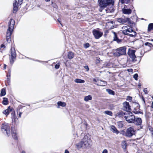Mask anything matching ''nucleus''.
Wrapping results in <instances>:
<instances>
[{"instance_id": "obj_2", "label": "nucleus", "mask_w": 153, "mask_h": 153, "mask_svg": "<svg viewBox=\"0 0 153 153\" xmlns=\"http://www.w3.org/2000/svg\"><path fill=\"white\" fill-rule=\"evenodd\" d=\"M15 24V21L12 19H10L6 36L7 41L8 43H10V36L12 33V31L13 29Z\"/></svg>"}, {"instance_id": "obj_63", "label": "nucleus", "mask_w": 153, "mask_h": 153, "mask_svg": "<svg viewBox=\"0 0 153 153\" xmlns=\"http://www.w3.org/2000/svg\"><path fill=\"white\" fill-rule=\"evenodd\" d=\"M98 62H99V60H98Z\"/></svg>"}, {"instance_id": "obj_23", "label": "nucleus", "mask_w": 153, "mask_h": 153, "mask_svg": "<svg viewBox=\"0 0 153 153\" xmlns=\"http://www.w3.org/2000/svg\"><path fill=\"white\" fill-rule=\"evenodd\" d=\"M125 114H126V112L124 113L123 112L121 111L119 112V113H118L117 114V116L119 117H125Z\"/></svg>"}, {"instance_id": "obj_24", "label": "nucleus", "mask_w": 153, "mask_h": 153, "mask_svg": "<svg viewBox=\"0 0 153 153\" xmlns=\"http://www.w3.org/2000/svg\"><path fill=\"white\" fill-rule=\"evenodd\" d=\"M74 82L76 83H82L85 82L84 80L79 79H75L74 80Z\"/></svg>"}, {"instance_id": "obj_29", "label": "nucleus", "mask_w": 153, "mask_h": 153, "mask_svg": "<svg viewBox=\"0 0 153 153\" xmlns=\"http://www.w3.org/2000/svg\"><path fill=\"white\" fill-rule=\"evenodd\" d=\"M3 104L4 105H7L8 102V99L4 97L3 98Z\"/></svg>"}, {"instance_id": "obj_47", "label": "nucleus", "mask_w": 153, "mask_h": 153, "mask_svg": "<svg viewBox=\"0 0 153 153\" xmlns=\"http://www.w3.org/2000/svg\"><path fill=\"white\" fill-rule=\"evenodd\" d=\"M23 0H18V4L21 5L22 3Z\"/></svg>"}, {"instance_id": "obj_37", "label": "nucleus", "mask_w": 153, "mask_h": 153, "mask_svg": "<svg viewBox=\"0 0 153 153\" xmlns=\"http://www.w3.org/2000/svg\"><path fill=\"white\" fill-rule=\"evenodd\" d=\"M84 46L85 48H87L90 46V44L89 43H87L84 44Z\"/></svg>"}, {"instance_id": "obj_32", "label": "nucleus", "mask_w": 153, "mask_h": 153, "mask_svg": "<svg viewBox=\"0 0 153 153\" xmlns=\"http://www.w3.org/2000/svg\"><path fill=\"white\" fill-rule=\"evenodd\" d=\"M152 29H153V23H150L148 25V31H150Z\"/></svg>"}, {"instance_id": "obj_53", "label": "nucleus", "mask_w": 153, "mask_h": 153, "mask_svg": "<svg viewBox=\"0 0 153 153\" xmlns=\"http://www.w3.org/2000/svg\"><path fill=\"white\" fill-rule=\"evenodd\" d=\"M6 65L5 64H4V69H6Z\"/></svg>"}, {"instance_id": "obj_27", "label": "nucleus", "mask_w": 153, "mask_h": 153, "mask_svg": "<svg viewBox=\"0 0 153 153\" xmlns=\"http://www.w3.org/2000/svg\"><path fill=\"white\" fill-rule=\"evenodd\" d=\"M57 104L58 106H61L63 107L65 106L66 105V103L65 102L61 101L58 102Z\"/></svg>"}, {"instance_id": "obj_22", "label": "nucleus", "mask_w": 153, "mask_h": 153, "mask_svg": "<svg viewBox=\"0 0 153 153\" xmlns=\"http://www.w3.org/2000/svg\"><path fill=\"white\" fill-rule=\"evenodd\" d=\"M74 56V53L72 52H68L67 55L68 58L70 59H73Z\"/></svg>"}, {"instance_id": "obj_54", "label": "nucleus", "mask_w": 153, "mask_h": 153, "mask_svg": "<svg viewBox=\"0 0 153 153\" xmlns=\"http://www.w3.org/2000/svg\"><path fill=\"white\" fill-rule=\"evenodd\" d=\"M58 21L59 22V23L62 26V25L61 23V21L60 20H59V19L58 20Z\"/></svg>"}, {"instance_id": "obj_46", "label": "nucleus", "mask_w": 153, "mask_h": 153, "mask_svg": "<svg viewBox=\"0 0 153 153\" xmlns=\"http://www.w3.org/2000/svg\"><path fill=\"white\" fill-rule=\"evenodd\" d=\"M108 151L106 149H105L103 150L102 153H108Z\"/></svg>"}, {"instance_id": "obj_25", "label": "nucleus", "mask_w": 153, "mask_h": 153, "mask_svg": "<svg viewBox=\"0 0 153 153\" xmlns=\"http://www.w3.org/2000/svg\"><path fill=\"white\" fill-rule=\"evenodd\" d=\"M114 41H116L117 43H119L121 42V40L118 39L115 32H114Z\"/></svg>"}, {"instance_id": "obj_49", "label": "nucleus", "mask_w": 153, "mask_h": 153, "mask_svg": "<svg viewBox=\"0 0 153 153\" xmlns=\"http://www.w3.org/2000/svg\"><path fill=\"white\" fill-rule=\"evenodd\" d=\"M1 48H5V46H4V45L2 44L1 45Z\"/></svg>"}, {"instance_id": "obj_41", "label": "nucleus", "mask_w": 153, "mask_h": 153, "mask_svg": "<svg viewBox=\"0 0 153 153\" xmlns=\"http://www.w3.org/2000/svg\"><path fill=\"white\" fill-rule=\"evenodd\" d=\"M138 75L137 74H136L134 75L133 77L136 80H137Z\"/></svg>"}, {"instance_id": "obj_4", "label": "nucleus", "mask_w": 153, "mask_h": 153, "mask_svg": "<svg viewBox=\"0 0 153 153\" xmlns=\"http://www.w3.org/2000/svg\"><path fill=\"white\" fill-rule=\"evenodd\" d=\"M126 46L120 47L116 50L114 54L115 56H119L126 54Z\"/></svg>"}, {"instance_id": "obj_28", "label": "nucleus", "mask_w": 153, "mask_h": 153, "mask_svg": "<svg viewBox=\"0 0 153 153\" xmlns=\"http://www.w3.org/2000/svg\"><path fill=\"white\" fill-rule=\"evenodd\" d=\"M126 146L127 143L125 141H122V146L123 148L124 149H125L126 148Z\"/></svg>"}, {"instance_id": "obj_57", "label": "nucleus", "mask_w": 153, "mask_h": 153, "mask_svg": "<svg viewBox=\"0 0 153 153\" xmlns=\"http://www.w3.org/2000/svg\"><path fill=\"white\" fill-rule=\"evenodd\" d=\"M45 1L46 2H48L50 1V0H45Z\"/></svg>"}, {"instance_id": "obj_59", "label": "nucleus", "mask_w": 153, "mask_h": 153, "mask_svg": "<svg viewBox=\"0 0 153 153\" xmlns=\"http://www.w3.org/2000/svg\"><path fill=\"white\" fill-rule=\"evenodd\" d=\"M99 10L100 12H101L102 11V10H101L100 9Z\"/></svg>"}, {"instance_id": "obj_9", "label": "nucleus", "mask_w": 153, "mask_h": 153, "mask_svg": "<svg viewBox=\"0 0 153 153\" xmlns=\"http://www.w3.org/2000/svg\"><path fill=\"white\" fill-rule=\"evenodd\" d=\"M9 56L10 63L12 64L16 58V53L15 50L14 48H11L10 50Z\"/></svg>"}, {"instance_id": "obj_33", "label": "nucleus", "mask_w": 153, "mask_h": 153, "mask_svg": "<svg viewBox=\"0 0 153 153\" xmlns=\"http://www.w3.org/2000/svg\"><path fill=\"white\" fill-rule=\"evenodd\" d=\"M117 125L119 128H121L123 127V124L122 121H120L117 123Z\"/></svg>"}, {"instance_id": "obj_21", "label": "nucleus", "mask_w": 153, "mask_h": 153, "mask_svg": "<svg viewBox=\"0 0 153 153\" xmlns=\"http://www.w3.org/2000/svg\"><path fill=\"white\" fill-rule=\"evenodd\" d=\"M111 130L113 132L118 134L119 133V131H118L116 128L114 126H112L111 127Z\"/></svg>"}, {"instance_id": "obj_35", "label": "nucleus", "mask_w": 153, "mask_h": 153, "mask_svg": "<svg viewBox=\"0 0 153 153\" xmlns=\"http://www.w3.org/2000/svg\"><path fill=\"white\" fill-rule=\"evenodd\" d=\"M119 1L122 4H127L129 1V0H119Z\"/></svg>"}, {"instance_id": "obj_11", "label": "nucleus", "mask_w": 153, "mask_h": 153, "mask_svg": "<svg viewBox=\"0 0 153 153\" xmlns=\"http://www.w3.org/2000/svg\"><path fill=\"white\" fill-rule=\"evenodd\" d=\"M135 50L129 48L128 52V55L132 59V62H135L137 61V57L135 55Z\"/></svg>"}, {"instance_id": "obj_16", "label": "nucleus", "mask_w": 153, "mask_h": 153, "mask_svg": "<svg viewBox=\"0 0 153 153\" xmlns=\"http://www.w3.org/2000/svg\"><path fill=\"white\" fill-rule=\"evenodd\" d=\"M13 13H16L18 10V4L16 0H15L13 3Z\"/></svg>"}, {"instance_id": "obj_6", "label": "nucleus", "mask_w": 153, "mask_h": 153, "mask_svg": "<svg viewBox=\"0 0 153 153\" xmlns=\"http://www.w3.org/2000/svg\"><path fill=\"white\" fill-rule=\"evenodd\" d=\"M100 9H103L110 4L114 3L113 0H98Z\"/></svg>"}, {"instance_id": "obj_34", "label": "nucleus", "mask_w": 153, "mask_h": 153, "mask_svg": "<svg viewBox=\"0 0 153 153\" xmlns=\"http://www.w3.org/2000/svg\"><path fill=\"white\" fill-rule=\"evenodd\" d=\"M104 113L105 114L109 115L111 116H112L113 114L111 111H105Z\"/></svg>"}, {"instance_id": "obj_15", "label": "nucleus", "mask_w": 153, "mask_h": 153, "mask_svg": "<svg viewBox=\"0 0 153 153\" xmlns=\"http://www.w3.org/2000/svg\"><path fill=\"white\" fill-rule=\"evenodd\" d=\"M145 47H144L146 51H150L152 48V47H153L152 45L150 43L148 42H146L144 44Z\"/></svg>"}, {"instance_id": "obj_20", "label": "nucleus", "mask_w": 153, "mask_h": 153, "mask_svg": "<svg viewBox=\"0 0 153 153\" xmlns=\"http://www.w3.org/2000/svg\"><path fill=\"white\" fill-rule=\"evenodd\" d=\"M135 123L137 125H140L142 123L141 119L140 118H138L136 119H135Z\"/></svg>"}, {"instance_id": "obj_19", "label": "nucleus", "mask_w": 153, "mask_h": 153, "mask_svg": "<svg viewBox=\"0 0 153 153\" xmlns=\"http://www.w3.org/2000/svg\"><path fill=\"white\" fill-rule=\"evenodd\" d=\"M97 85L98 86H104L106 85L107 82L104 81L100 80L97 82Z\"/></svg>"}, {"instance_id": "obj_13", "label": "nucleus", "mask_w": 153, "mask_h": 153, "mask_svg": "<svg viewBox=\"0 0 153 153\" xmlns=\"http://www.w3.org/2000/svg\"><path fill=\"white\" fill-rule=\"evenodd\" d=\"M135 133V131L134 129L132 128L129 127L127 129L126 135L128 137H130L134 135Z\"/></svg>"}, {"instance_id": "obj_1", "label": "nucleus", "mask_w": 153, "mask_h": 153, "mask_svg": "<svg viewBox=\"0 0 153 153\" xmlns=\"http://www.w3.org/2000/svg\"><path fill=\"white\" fill-rule=\"evenodd\" d=\"M91 142V140L88 135H85L82 140L76 145L79 148H86L90 147V143Z\"/></svg>"}, {"instance_id": "obj_18", "label": "nucleus", "mask_w": 153, "mask_h": 153, "mask_svg": "<svg viewBox=\"0 0 153 153\" xmlns=\"http://www.w3.org/2000/svg\"><path fill=\"white\" fill-rule=\"evenodd\" d=\"M12 135L13 138L15 140H17V134L16 132V130L15 128H12Z\"/></svg>"}, {"instance_id": "obj_45", "label": "nucleus", "mask_w": 153, "mask_h": 153, "mask_svg": "<svg viewBox=\"0 0 153 153\" xmlns=\"http://www.w3.org/2000/svg\"><path fill=\"white\" fill-rule=\"evenodd\" d=\"M109 8L106 9L105 10V11H106V12L107 13H110V10H109Z\"/></svg>"}, {"instance_id": "obj_39", "label": "nucleus", "mask_w": 153, "mask_h": 153, "mask_svg": "<svg viewBox=\"0 0 153 153\" xmlns=\"http://www.w3.org/2000/svg\"><path fill=\"white\" fill-rule=\"evenodd\" d=\"M110 10V13L113 12L114 11V9L112 6L110 7L109 8Z\"/></svg>"}, {"instance_id": "obj_62", "label": "nucleus", "mask_w": 153, "mask_h": 153, "mask_svg": "<svg viewBox=\"0 0 153 153\" xmlns=\"http://www.w3.org/2000/svg\"><path fill=\"white\" fill-rule=\"evenodd\" d=\"M152 98L153 99V96H152Z\"/></svg>"}, {"instance_id": "obj_8", "label": "nucleus", "mask_w": 153, "mask_h": 153, "mask_svg": "<svg viewBox=\"0 0 153 153\" xmlns=\"http://www.w3.org/2000/svg\"><path fill=\"white\" fill-rule=\"evenodd\" d=\"M2 131L6 133L7 136L10 134V126L9 124L5 123L2 124L1 128Z\"/></svg>"}, {"instance_id": "obj_58", "label": "nucleus", "mask_w": 153, "mask_h": 153, "mask_svg": "<svg viewBox=\"0 0 153 153\" xmlns=\"http://www.w3.org/2000/svg\"><path fill=\"white\" fill-rule=\"evenodd\" d=\"M21 153H25V152L24 151H22Z\"/></svg>"}, {"instance_id": "obj_5", "label": "nucleus", "mask_w": 153, "mask_h": 153, "mask_svg": "<svg viewBox=\"0 0 153 153\" xmlns=\"http://www.w3.org/2000/svg\"><path fill=\"white\" fill-rule=\"evenodd\" d=\"M125 119L128 123H133L135 121V116L130 111L126 112Z\"/></svg>"}, {"instance_id": "obj_14", "label": "nucleus", "mask_w": 153, "mask_h": 153, "mask_svg": "<svg viewBox=\"0 0 153 153\" xmlns=\"http://www.w3.org/2000/svg\"><path fill=\"white\" fill-rule=\"evenodd\" d=\"M123 110L128 111L131 110V106L128 102H125L123 103Z\"/></svg>"}, {"instance_id": "obj_60", "label": "nucleus", "mask_w": 153, "mask_h": 153, "mask_svg": "<svg viewBox=\"0 0 153 153\" xmlns=\"http://www.w3.org/2000/svg\"><path fill=\"white\" fill-rule=\"evenodd\" d=\"M10 74H9V78H10Z\"/></svg>"}, {"instance_id": "obj_43", "label": "nucleus", "mask_w": 153, "mask_h": 153, "mask_svg": "<svg viewBox=\"0 0 153 153\" xmlns=\"http://www.w3.org/2000/svg\"><path fill=\"white\" fill-rule=\"evenodd\" d=\"M149 130L151 132V133L153 136V128L150 127L149 128Z\"/></svg>"}, {"instance_id": "obj_52", "label": "nucleus", "mask_w": 153, "mask_h": 153, "mask_svg": "<svg viewBox=\"0 0 153 153\" xmlns=\"http://www.w3.org/2000/svg\"><path fill=\"white\" fill-rule=\"evenodd\" d=\"M65 153H69V151H68L67 150H65Z\"/></svg>"}, {"instance_id": "obj_7", "label": "nucleus", "mask_w": 153, "mask_h": 153, "mask_svg": "<svg viewBox=\"0 0 153 153\" xmlns=\"http://www.w3.org/2000/svg\"><path fill=\"white\" fill-rule=\"evenodd\" d=\"M13 109L12 108H10V107L9 106L5 110H4L3 111V113L7 116L10 113V112H12L11 113L12 115V123L13 122H15L16 120H17L18 119H16L15 118V114L14 111H13Z\"/></svg>"}, {"instance_id": "obj_12", "label": "nucleus", "mask_w": 153, "mask_h": 153, "mask_svg": "<svg viewBox=\"0 0 153 153\" xmlns=\"http://www.w3.org/2000/svg\"><path fill=\"white\" fill-rule=\"evenodd\" d=\"M117 21L119 23L123 24L125 23H131V21L129 18L124 17L117 19Z\"/></svg>"}, {"instance_id": "obj_17", "label": "nucleus", "mask_w": 153, "mask_h": 153, "mask_svg": "<svg viewBox=\"0 0 153 153\" xmlns=\"http://www.w3.org/2000/svg\"><path fill=\"white\" fill-rule=\"evenodd\" d=\"M122 12L124 14L129 15L132 12L131 10L129 8L128 9L123 8L122 10Z\"/></svg>"}, {"instance_id": "obj_38", "label": "nucleus", "mask_w": 153, "mask_h": 153, "mask_svg": "<svg viewBox=\"0 0 153 153\" xmlns=\"http://www.w3.org/2000/svg\"><path fill=\"white\" fill-rule=\"evenodd\" d=\"M132 97L130 96H128L127 97L126 100L131 102L132 100Z\"/></svg>"}, {"instance_id": "obj_56", "label": "nucleus", "mask_w": 153, "mask_h": 153, "mask_svg": "<svg viewBox=\"0 0 153 153\" xmlns=\"http://www.w3.org/2000/svg\"><path fill=\"white\" fill-rule=\"evenodd\" d=\"M138 86L139 87H140L141 86V84L140 83H139L138 85Z\"/></svg>"}, {"instance_id": "obj_42", "label": "nucleus", "mask_w": 153, "mask_h": 153, "mask_svg": "<svg viewBox=\"0 0 153 153\" xmlns=\"http://www.w3.org/2000/svg\"><path fill=\"white\" fill-rule=\"evenodd\" d=\"M7 81L8 84H10V78L8 77V75L7 76Z\"/></svg>"}, {"instance_id": "obj_3", "label": "nucleus", "mask_w": 153, "mask_h": 153, "mask_svg": "<svg viewBox=\"0 0 153 153\" xmlns=\"http://www.w3.org/2000/svg\"><path fill=\"white\" fill-rule=\"evenodd\" d=\"M122 29V33L125 35H128L131 37H134L136 35V33L133 30L132 28L129 26H124Z\"/></svg>"}, {"instance_id": "obj_40", "label": "nucleus", "mask_w": 153, "mask_h": 153, "mask_svg": "<svg viewBox=\"0 0 153 153\" xmlns=\"http://www.w3.org/2000/svg\"><path fill=\"white\" fill-rule=\"evenodd\" d=\"M60 63H58L57 64H56L55 66V68L56 69H57L59 68V66H60Z\"/></svg>"}, {"instance_id": "obj_36", "label": "nucleus", "mask_w": 153, "mask_h": 153, "mask_svg": "<svg viewBox=\"0 0 153 153\" xmlns=\"http://www.w3.org/2000/svg\"><path fill=\"white\" fill-rule=\"evenodd\" d=\"M133 112L136 114H142V113L139 110H137L135 109H134V111H133Z\"/></svg>"}, {"instance_id": "obj_48", "label": "nucleus", "mask_w": 153, "mask_h": 153, "mask_svg": "<svg viewBox=\"0 0 153 153\" xmlns=\"http://www.w3.org/2000/svg\"><path fill=\"white\" fill-rule=\"evenodd\" d=\"M85 69L87 70V71H88L89 70V68H88V66H85Z\"/></svg>"}, {"instance_id": "obj_26", "label": "nucleus", "mask_w": 153, "mask_h": 153, "mask_svg": "<svg viewBox=\"0 0 153 153\" xmlns=\"http://www.w3.org/2000/svg\"><path fill=\"white\" fill-rule=\"evenodd\" d=\"M92 99V97L91 95H89L85 96L84 99V100L85 101L87 102L89 100H91Z\"/></svg>"}, {"instance_id": "obj_50", "label": "nucleus", "mask_w": 153, "mask_h": 153, "mask_svg": "<svg viewBox=\"0 0 153 153\" xmlns=\"http://www.w3.org/2000/svg\"><path fill=\"white\" fill-rule=\"evenodd\" d=\"M93 81L95 82H98L99 81L98 80V79H94Z\"/></svg>"}, {"instance_id": "obj_30", "label": "nucleus", "mask_w": 153, "mask_h": 153, "mask_svg": "<svg viewBox=\"0 0 153 153\" xmlns=\"http://www.w3.org/2000/svg\"><path fill=\"white\" fill-rule=\"evenodd\" d=\"M6 92L5 89L4 88H3L1 90L0 96H4L6 94Z\"/></svg>"}, {"instance_id": "obj_61", "label": "nucleus", "mask_w": 153, "mask_h": 153, "mask_svg": "<svg viewBox=\"0 0 153 153\" xmlns=\"http://www.w3.org/2000/svg\"><path fill=\"white\" fill-rule=\"evenodd\" d=\"M151 41H153V39H151Z\"/></svg>"}, {"instance_id": "obj_55", "label": "nucleus", "mask_w": 153, "mask_h": 153, "mask_svg": "<svg viewBox=\"0 0 153 153\" xmlns=\"http://www.w3.org/2000/svg\"><path fill=\"white\" fill-rule=\"evenodd\" d=\"M151 107L152 108H153V102L152 103Z\"/></svg>"}, {"instance_id": "obj_51", "label": "nucleus", "mask_w": 153, "mask_h": 153, "mask_svg": "<svg viewBox=\"0 0 153 153\" xmlns=\"http://www.w3.org/2000/svg\"><path fill=\"white\" fill-rule=\"evenodd\" d=\"M22 114V112H20L19 113V117H21Z\"/></svg>"}, {"instance_id": "obj_10", "label": "nucleus", "mask_w": 153, "mask_h": 153, "mask_svg": "<svg viewBox=\"0 0 153 153\" xmlns=\"http://www.w3.org/2000/svg\"><path fill=\"white\" fill-rule=\"evenodd\" d=\"M92 32L95 38L96 39H98L100 38L103 34V32L100 31L98 28L94 29Z\"/></svg>"}, {"instance_id": "obj_31", "label": "nucleus", "mask_w": 153, "mask_h": 153, "mask_svg": "<svg viewBox=\"0 0 153 153\" xmlns=\"http://www.w3.org/2000/svg\"><path fill=\"white\" fill-rule=\"evenodd\" d=\"M106 91L109 94L112 95L114 94V92L111 90L110 89H107L106 90Z\"/></svg>"}, {"instance_id": "obj_44", "label": "nucleus", "mask_w": 153, "mask_h": 153, "mask_svg": "<svg viewBox=\"0 0 153 153\" xmlns=\"http://www.w3.org/2000/svg\"><path fill=\"white\" fill-rule=\"evenodd\" d=\"M143 91L144 92L145 94H148V91L147 88H145L143 90Z\"/></svg>"}]
</instances>
